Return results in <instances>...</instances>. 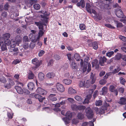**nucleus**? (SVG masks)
I'll return each mask as SVG.
<instances>
[{
  "instance_id": "nucleus-29",
  "label": "nucleus",
  "mask_w": 126,
  "mask_h": 126,
  "mask_svg": "<svg viewBox=\"0 0 126 126\" xmlns=\"http://www.w3.org/2000/svg\"><path fill=\"white\" fill-rule=\"evenodd\" d=\"M28 89L30 90H32L34 88V85L33 83L31 82L29 83L27 85Z\"/></svg>"
},
{
  "instance_id": "nucleus-43",
  "label": "nucleus",
  "mask_w": 126,
  "mask_h": 126,
  "mask_svg": "<svg viewBox=\"0 0 126 126\" xmlns=\"http://www.w3.org/2000/svg\"><path fill=\"white\" fill-rule=\"evenodd\" d=\"M75 99L77 101H82V98L81 97L78 95L76 96L75 97Z\"/></svg>"
},
{
  "instance_id": "nucleus-20",
  "label": "nucleus",
  "mask_w": 126,
  "mask_h": 126,
  "mask_svg": "<svg viewBox=\"0 0 126 126\" xmlns=\"http://www.w3.org/2000/svg\"><path fill=\"white\" fill-rule=\"evenodd\" d=\"M107 108L105 106H103L101 107L99 110L98 113L101 114H103L105 113V110H107Z\"/></svg>"
},
{
  "instance_id": "nucleus-4",
  "label": "nucleus",
  "mask_w": 126,
  "mask_h": 126,
  "mask_svg": "<svg viewBox=\"0 0 126 126\" xmlns=\"http://www.w3.org/2000/svg\"><path fill=\"white\" fill-rule=\"evenodd\" d=\"M66 117L63 118V120L64 121L65 124H66L69 123L71 118L72 117V114L69 111H68L66 114Z\"/></svg>"
},
{
  "instance_id": "nucleus-63",
  "label": "nucleus",
  "mask_w": 126,
  "mask_h": 126,
  "mask_svg": "<svg viewBox=\"0 0 126 126\" xmlns=\"http://www.w3.org/2000/svg\"><path fill=\"white\" fill-rule=\"evenodd\" d=\"M90 83L89 82V81L88 80L86 82L85 84V86L86 88H88L90 86Z\"/></svg>"
},
{
  "instance_id": "nucleus-40",
  "label": "nucleus",
  "mask_w": 126,
  "mask_h": 126,
  "mask_svg": "<svg viewBox=\"0 0 126 126\" xmlns=\"http://www.w3.org/2000/svg\"><path fill=\"white\" fill-rule=\"evenodd\" d=\"M92 46L93 48L95 49H96L98 48V44L96 42H94L92 43Z\"/></svg>"
},
{
  "instance_id": "nucleus-21",
  "label": "nucleus",
  "mask_w": 126,
  "mask_h": 126,
  "mask_svg": "<svg viewBox=\"0 0 126 126\" xmlns=\"http://www.w3.org/2000/svg\"><path fill=\"white\" fill-rule=\"evenodd\" d=\"M118 103L120 104L124 105L126 103V98L124 97H122L120 99Z\"/></svg>"
},
{
  "instance_id": "nucleus-44",
  "label": "nucleus",
  "mask_w": 126,
  "mask_h": 126,
  "mask_svg": "<svg viewBox=\"0 0 126 126\" xmlns=\"http://www.w3.org/2000/svg\"><path fill=\"white\" fill-rule=\"evenodd\" d=\"M78 117L79 119L81 120L84 118V115L82 113H79L78 114Z\"/></svg>"
},
{
  "instance_id": "nucleus-53",
  "label": "nucleus",
  "mask_w": 126,
  "mask_h": 126,
  "mask_svg": "<svg viewBox=\"0 0 126 126\" xmlns=\"http://www.w3.org/2000/svg\"><path fill=\"white\" fill-rule=\"evenodd\" d=\"M114 53V52L113 51H110L107 53L106 54V55L107 56L110 57Z\"/></svg>"
},
{
  "instance_id": "nucleus-7",
  "label": "nucleus",
  "mask_w": 126,
  "mask_h": 126,
  "mask_svg": "<svg viewBox=\"0 0 126 126\" xmlns=\"http://www.w3.org/2000/svg\"><path fill=\"white\" fill-rule=\"evenodd\" d=\"M86 116L88 118H91L93 117V112L90 107H88L86 109Z\"/></svg>"
},
{
  "instance_id": "nucleus-37",
  "label": "nucleus",
  "mask_w": 126,
  "mask_h": 126,
  "mask_svg": "<svg viewBox=\"0 0 126 126\" xmlns=\"http://www.w3.org/2000/svg\"><path fill=\"white\" fill-rule=\"evenodd\" d=\"M74 57L75 59L77 61H79L80 57L79 55L77 53H76L74 55Z\"/></svg>"
},
{
  "instance_id": "nucleus-58",
  "label": "nucleus",
  "mask_w": 126,
  "mask_h": 126,
  "mask_svg": "<svg viewBox=\"0 0 126 126\" xmlns=\"http://www.w3.org/2000/svg\"><path fill=\"white\" fill-rule=\"evenodd\" d=\"M119 38L124 42L126 41V38L123 36L120 35L119 36Z\"/></svg>"
},
{
  "instance_id": "nucleus-13",
  "label": "nucleus",
  "mask_w": 126,
  "mask_h": 126,
  "mask_svg": "<svg viewBox=\"0 0 126 126\" xmlns=\"http://www.w3.org/2000/svg\"><path fill=\"white\" fill-rule=\"evenodd\" d=\"M32 63L35 65L36 67H38L40 65V62L36 58L33 59L32 61Z\"/></svg>"
},
{
  "instance_id": "nucleus-16",
  "label": "nucleus",
  "mask_w": 126,
  "mask_h": 126,
  "mask_svg": "<svg viewBox=\"0 0 126 126\" xmlns=\"http://www.w3.org/2000/svg\"><path fill=\"white\" fill-rule=\"evenodd\" d=\"M109 90L111 92H114L117 95L118 94V92L116 90V89L115 88L113 85H111L110 86L109 88Z\"/></svg>"
},
{
  "instance_id": "nucleus-35",
  "label": "nucleus",
  "mask_w": 126,
  "mask_h": 126,
  "mask_svg": "<svg viewBox=\"0 0 126 126\" xmlns=\"http://www.w3.org/2000/svg\"><path fill=\"white\" fill-rule=\"evenodd\" d=\"M16 45H17L16 43V42L13 40V39L11 40V44H10L11 47H14L16 46Z\"/></svg>"
},
{
  "instance_id": "nucleus-62",
  "label": "nucleus",
  "mask_w": 126,
  "mask_h": 126,
  "mask_svg": "<svg viewBox=\"0 0 126 126\" xmlns=\"http://www.w3.org/2000/svg\"><path fill=\"white\" fill-rule=\"evenodd\" d=\"M93 92V90L92 89H90L89 90H87V94H92Z\"/></svg>"
},
{
  "instance_id": "nucleus-59",
  "label": "nucleus",
  "mask_w": 126,
  "mask_h": 126,
  "mask_svg": "<svg viewBox=\"0 0 126 126\" xmlns=\"http://www.w3.org/2000/svg\"><path fill=\"white\" fill-rule=\"evenodd\" d=\"M33 1V0H26L25 2L26 4H29L31 5Z\"/></svg>"
},
{
  "instance_id": "nucleus-41",
  "label": "nucleus",
  "mask_w": 126,
  "mask_h": 126,
  "mask_svg": "<svg viewBox=\"0 0 126 126\" xmlns=\"http://www.w3.org/2000/svg\"><path fill=\"white\" fill-rule=\"evenodd\" d=\"M34 8L36 10H38L40 9V5L37 3L34 4L33 6Z\"/></svg>"
},
{
  "instance_id": "nucleus-9",
  "label": "nucleus",
  "mask_w": 126,
  "mask_h": 126,
  "mask_svg": "<svg viewBox=\"0 0 126 126\" xmlns=\"http://www.w3.org/2000/svg\"><path fill=\"white\" fill-rule=\"evenodd\" d=\"M115 14L119 17H122L123 16V13L122 10L120 8H117L116 10Z\"/></svg>"
},
{
  "instance_id": "nucleus-56",
  "label": "nucleus",
  "mask_w": 126,
  "mask_h": 126,
  "mask_svg": "<svg viewBox=\"0 0 126 126\" xmlns=\"http://www.w3.org/2000/svg\"><path fill=\"white\" fill-rule=\"evenodd\" d=\"M120 70L119 67H118L117 68L115 69L112 72L113 73H116L118 72Z\"/></svg>"
},
{
  "instance_id": "nucleus-1",
  "label": "nucleus",
  "mask_w": 126,
  "mask_h": 126,
  "mask_svg": "<svg viewBox=\"0 0 126 126\" xmlns=\"http://www.w3.org/2000/svg\"><path fill=\"white\" fill-rule=\"evenodd\" d=\"M34 24L38 27L39 31L37 39L39 40L40 37L43 35L45 31L44 30L43 24L41 22H35Z\"/></svg>"
},
{
  "instance_id": "nucleus-19",
  "label": "nucleus",
  "mask_w": 126,
  "mask_h": 126,
  "mask_svg": "<svg viewBox=\"0 0 126 126\" xmlns=\"http://www.w3.org/2000/svg\"><path fill=\"white\" fill-rule=\"evenodd\" d=\"M107 60L106 58L105 57H101L99 61V63L101 66H103L104 65V63L106 62Z\"/></svg>"
},
{
  "instance_id": "nucleus-28",
  "label": "nucleus",
  "mask_w": 126,
  "mask_h": 126,
  "mask_svg": "<svg viewBox=\"0 0 126 126\" xmlns=\"http://www.w3.org/2000/svg\"><path fill=\"white\" fill-rule=\"evenodd\" d=\"M63 82L66 85H69L72 83V80L67 79H65L63 80Z\"/></svg>"
},
{
  "instance_id": "nucleus-36",
  "label": "nucleus",
  "mask_w": 126,
  "mask_h": 126,
  "mask_svg": "<svg viewBox=\"0 0 126 126\" xmlns=\"http://www.w3.org/2000/svg\"><path fill=\"white\" fill-rule=\"evenodd\" d=\"M34 74L32 72H30L29 74L28 78L30 79H33L34 78Z\"/></svg>"
},
{
  "instance_id": "nucleus-34",
  "label": "nucleus",
  "mask_w": 126,
  "mask_h": 126,
  "mask_svg": "<svg viewBox=\"0 0 126 126\" xmlns=\"http://www.w3.org/2000/svg\"><path fill=\"white\" fill-rule=\"evenodd\" d=\"M3 41V43H5V45L8 46L10 45L11 44V42L9 39H6Z\"/></svg>"
},
{
  "instance_id": "nucleus-5",
  "label": "nucleus",
  "mask_w": 126,
  "mask_h": 126,
  "mask_svg": "<svg viewBox=\"0 0 126 126\" xmlns=\"http://www.w3.org/2000/svg\"><path fill=\"white\" fill-rule=\"evenodd\" d=\"M40 12H41L43 14V15H41L40 16L42 18V19H41V20L43 23H47L48 19V14H47L46 12H44L43 11H40Z\"/></svg>"
},
{
  "instance_id": "nucleus-57",
  "label": "nucleus",
  "mask_w": 126,
  "mask_h": 126,
  "mask_svg": "<svg viewBox=\"0 0 126 126\" xmlns=\"http://www.w3.org/2000/svg\"><path fill=\"white\" fill-rule=\"evenodd\" d=\"M105 26L108 28L110 29H113L115 28L114 27L108 24H105Z\"/></svg>"
},
{
  "instance_id": "nucleus-14",
  "label": "nucleus",
  "mask_w": 126,
  "mask_h": 126,
  "mask_svg": "<svg viewBox=\"0 0 126 126\" xmlns=\"http://www.w3.org/2000/svg\"><path fill=\"white\" fill-rule=\"evenodd\" d=\"M15 88L18 94H22L23 93L24 91L21 87L18 86H16L15 87Z\"/></svg>"
},
{
  "instance_id": "nucleus-64",
  "label": "nucleus",
  "mask_w": 126,
  "mask_h": 126,
  "mask_svg": "<svg viewBox=\"0 0 126 126\" xmlns=\"http://www.w3.org/2000/svg\"><path fill=\"white\" fill-rule=\"evenodd\" d=\"M120 21L126 24V17L122 18L121 19Z\"/></svg>"
},
{
  "instance_id": "nucleus-49",
  "label": "nucleus",
  "mask_w": 126,
  "mask_h": 126,
  "mask_svg": "<svg viewBox=\"0 0 126 126\" xmlns=\"http://www.w3.org/2000/svg\"><path fill=\"white\" fill-rule=\"evenodd\" d=\"M13 114L12 112H8L7 113V116L8 117L9 119H12L13 117Z\"/></svg>"
},
{
  "instance_id": "nucleus-61",
  "label": "nucleus",
  "mask_w": 126,
  "mask_h": 126,
  "mask_svg": "<svg viewBox=\"0 0 126 126\" xmlns=\"http://www.w3.org/2000/svg\"><path fill=\"white\" fill-rule=\"evenodd\" d=\"M85 85L84 82L82 81H80L79 84V86L80 87H82Z\"/></svg>"
},
{
  "instance_id": "nucleus-18",
  "label": "nucleus",
  "mask_w": 126,
  "mask_h": 126,
  "mask_svg": "<svg viewBox=\"0 0 126 126\" xmlns=\"http://www.w3.org/2000/svg\"><path fill=\"white\" fill-rule=\"evenodd\" d=\"M68 94H75L77 93L76 91L71 87L68 88Z\"/></svg>"
},
{
  "instance_id": "nucleus-25",
  "label": "nucleus",
  "mask_w": 126,
  "mask_h": 126,
  "mask_svg": "<svg viewBox=\"0 0 126 126\" xmlns=\"http://www.w3.org/2000/svg\"><path fill=\"white\" fill-rule=\"evenodd\" d=\"M45 75L42 72H40L38 74V77L39 79L41 81H42L44 79Z\"/></svg>"
},
{
  "instance_id": "nucleus-15",
  "label": "nucleus",
  "mask_w": 126,
  "mask_h": 126,
  "mask_svg": "<svg viewBox=\"0 0 126 126\" xmlns=\"http://www.w3.org/2000/svg\"><path fill=\"white\" fill-rule=\"evenodd\" d=\"M108 89L107 87H104L102 89V90L100 92V94L101 95H105L107 93Z\"/></svg>"
},
{
  "instance_id": "nucleus-55",
  "label": "nucleus",
  "mask_w": 126,
  "mask_h": 126,
  "mask_svg": "<svg viewBox=\"0 0 126 126\" xmlns=\"http://www.w3.org/2000/svg\"><path fill=\"white\" fill-rule=\"evenodd\" d=\"M120 83L123 84H124L126 82L125 79L122 77H120Z\"/></svg>"
},
{
  "instance_id": "nucleus-54",
  "label": "nucleus",
  "mask_w": 126,
  "mask_h": 126,
  "mask_svg": "<svg viewBox=\"0 0 126 126\" xmlns=\"http://www.w3.org/2000/svg\"><path fill=\"white\" fill-rule=\"evenodd\" d=\"M43 110H45L48 112H49L50 111V109L48 107H44L42 108Z\"/></svg>"
},
{
  "instance_id": "nucleus-48",
  "label": "nucleus",
  "mask_w": 126,
  "mask_h": 126,
  "mask_svg": "<svg viewBox=\"0 0 126 126\" xmlns=\"http://www.w3.org/2000/svg\"><path fill=\"white\" fill-rule=\"evenodd\" d=\"M79 28L81 30L85 29V27L84 24H80L79 25Z\"/></svg>"
},
{
  "instance_id": "nucleus-22",
  "label": "nucleus",
  "mask_w": 126,
  "mask_h": 126,
  "mask_svg": "<svg viewBox=\"0 0 126 126\" xmlns=\"http://www.w3.org/2000/svg\"><path fill=\"white\" fill-rule=\"evenodd\" d=\"M77 5L78 7L81 6L82 8H84L85 6V2L84 0H81L79 2H78Z\"/></svg>"
},
{
  "instance_id": "nucleus-60",
  "label": "nucleus",
  "mask_w": 126,
  "mask_h": 126,
  "mask_svg": "<svg viewBox=\"0 0 126 126\" xmlns=\"http://www.w3.org/2000/svg\"><path fill=\"white\" fill-rule=\"evenodd\" d=\"M79 122V121L77 119H74L72 120V123L74 124H76Z\"/></svg>"
},
{
  "instance_id": "nucleus-24",
  "label": "nucleus",
  "mask_w": 126,
  "mask_h": 126,
  "mask_svg": "<svg viewBox=\"0 0 126 126\" xmlns=\"http://www.w3.org/2000/svg\"><path fill=\"white\" fill-rule=\"evenodd\" d=\"M92 66L94 67L95 66V68L97 69L99 67V65L98 64V61L97 60H95L92 62Z\"/></svg>"
},
{
  "instance_id": "nucleus-10",
  "label": "nucleus",
  "mask_w": 126,
  "mask_h": 126,
  "mask_svg": "<svg viewBox=\"0 0 126 126\" xmlns=\"http://www.w3.org/2000/svg\"><path fill=\"white\" fill-rule=\"evenodd\" d=\"M29 38L31 39L33 43H35L37 41L39 40V39H37V37L35 38V36L32 33H30V34Z\"/></svg>"
},
{
  "instance_id": "nucleus-27",
  "label": "nucleus",
  "mask_w": 126,
  "mask_h": 126,
  "mask_svg": "<svg viewBox=\"0 0 126 126\" xmlns=\"http://www.w3.org/2000/svg\"><path fill=\"white\" fill-rule=\"evenodd\" d=\"M92 4L91 5L89 3H87L86 8L87 11L89 13H91V7Z\"/></svg>"
},
{
  "instance_id": "nucleus-23",
  "label": "nucleus",
  "mask_w": 126,
  "mask_h": 126,
  "mask_svg": "<svg viewBox=\"0 0 126 126\" xmlns=\"http://www.w3.org/2000/svg\"><path fill=\"white\" fill-rule=\"evenodd\" d=\"M34 96L35 98L38 99L40 102H42L44 98V97H42L41 95L38 94H35Z\"/></svg>"
},
{
  "instance_id": "nucleus-47",
  "label": "nucleus",
  "mask_w": 126,
  "mask_h": 126,
  "mask_svg": "<svg viewBox=\"0 0 126 126\" xmlns=\"http://www.w3.org/2000/svg\"><path fill=\"white\" fill-rule=\"evenodd\" d=\"M24 43L23 45V47L24 49H26L28 48L29 45L27 42Z\"/></svg>"
},
{
  "instance_id": "nucleus-38",
  "label": "nucleus",
  "mask_w": 126,
  "mask_h": 126,
  "mask_svg": "<svg viewBox=\"0 0 126 126\" xmlns=\"http://www.w3.org/2000/svg\"><path fill=\"white\" fill-rule=\"evenodd\" d=\"M0 81L3 83H5L6 82V79L3 76H0Z\"/></svg>"
},
{
  "instance_id": "nucleus-6",
  "label": "nucleus",
  "mask_w": 126,
  "mask_h": 126,
  "mask_svg": "<svg viewBox=\"0 0 126 126\" xmlns=\"http://www.w3.org/2000/svg\"><path fill=\"white\" fill-rule=\"evenodd\" d=\"M56 88L57 90L60 92H63L65 91V88L63 85L58 83L56 85Z\"/></svg>"
},
{
  "instance_id": "nucleus-50",
  "label": "nucleus",
  "mask_w": 126,
  "mask_h": 126,
  "mask_svg": "<svg viewBox=\"0 0 126 126\" xmlns=\"http://www.w3.org/2000/svg\"><path fill=\"white\" fill-rule=\"evenodd\" d=\"M85 108V106H79L78 110L83 111L84 110Z\"/></svg>"
},
{
  "instance_id": "nucleus-3",
  "label": "nucleus",
  "mask_w": 126,
  "mask_h": 126,
  "mask_svg": "<svg viewBox=\"0 0 126 126\" xmlns=\"http://www.w3.org/2000/svg\"><path fill=\"white\" fill-rule=\"evenodd\" d=\"M65 98L64 97H61L60 98L59 100L60 101L62 100L60 102V103H57L55 105H54L55 106V108L53 109L55 111H60L61 110L59 108L60 106V105H64L67 102V101L65 99Z\"/></svg>"
},
{
  "instance_id": "nucleus-17",
  "label": "nucleus",
  "mask_w": 126,
  "mask_h": 126,
  "mask_svg": "<svg viewBox=\"0 0 126 126\" xmlns=\"http://www.w3.org/2000/svg\"><path fill=\"white\" fill-rule=\"evenodd\" d=\"M95 120L94 119L93 121H90L89 122H85L83 123L82 124L81 126H94L93 122Z\"/></svg>"
},
{
  "instance_id": "nucleus-2",
  "label": "nucleus",
  "mask_w": 126,
  "mask_h": 126,
  "mask_svg": "<svg viewBox=\"0 0 126 126\" xmlns=\"http://www.w3.org/2000/svg\"><path fill=\"white\" fill-rule=\"evenodd\" d=\"M89 59V58L88 57H86L84 59V65L83 66V61L81 59L80 62V65L81 67L79 69L80 71L82 72H84L86 70L87 66L86 65L88 62V60Z\"/></svg>"
},
{
  "instance_id": "nucleus-46",
  "label": "nucleus",
  "mask_w": 126,
  "mask_h": 126,
  "mask_svg": "<svg viewBox=\"0 0 126 126\" xmlns=\"http://www.w3.org/2000/svg\"><path fill=\"white\" fill-rule=\"evenodd\" d=\"M95 103L96 106H99L102 104V102L100 100L96 101L95 102Z\"/></svg>"
},
{
  "instance_id": "nucleus-42",
  "label": "nucleus",
  "mask_w": 126,
  "mask_h": 126,
  "mask_svg": "<svg viewBox=\"0 0 126 126\" xmlns=\"http://www.w3.org/2000/svg\"><path fill=\"white\" fill-rule=\"evenodd\" d=\"M71 108L72 110H77L78 106H77L76 105L73 104L71 105Z\"/></svg>"
},
{
  "instance_id": "nucleus-11",
  "label": "nucleus",
  "mask_w": 126,
  "mask_h": 126,
  "mask_svg": "<svg viewBox=\"0 0 126 126\" xmlns=\"http://www.w3.org/2000/svg\"><path fill=\"white\" fill-rule=\"evenodd\" d=\"M36 92L39 94L43 95L46 94L47 93L46 91L40 87L38 88L36 90Z\"/></svg>"
},
{
  "instance_id": "nucleus-31",
  "label": "nucleus",
  "mask_w": 126,
  "mask_h": 126,
  "mask_svg": "<svg viewBox=\"0 0 126 126\" xmlns=\"http://www.w3.org/2000/svg\"><path fill=\"white\" fill-rule=\"evenodd\" d=\"M70 66L73 69H76L77 68V64L74 62H72Z\"/></svg>"
},
{
  "instance_id": "nucleus-32",
  "label": "nucleus",
  "mask_w": 126,
  "mask_h": 126,
  "mask_svg": "<svg viewBox=\"0 0 126 126\" xmlns=\"http://www.w3.org/2000/svg\"><path fill=\"white\" fill-rule=\"evenodd\" d=\"M10 34L8 33H7L3 34V38L4 40H5L6 39H9V38L10 37Z\"/></svg>"
},
{
  "instance_id": "nucleus-39",
  "label": "nucleus",
  "mask_w": 126,
  "mask_h": 126,
  "mask_svg": "<svg viewBox=\"0 0 126 126\" xmlns=\"http://www.w3.org/2000/svg\"><path fill=\"white\" fill-rule=\"evenodd\" d=\"M64 76L66 77L69 78L71 79H73L74 77V75H70L68 72L66 73L65 74Z\"/></svg>"
},
{
  "instance_id": "nucleus-52",
  "label": "nucleus",
  "mask_w": 126,
  "mask_h": 126,
  "mask_svg": "<svg viewBox=\"0 0 126 126\" xmlns=\"http://www.w3.org/2000/svg\"><path fill=\"white\" fill-rule=\"evenodd\" d=\"M114 22L116 24L117 27H120L122 26V23L118 22L117 21L114 20Z\"/></svg>"
},
{
  "instance_id": "nucleus-8",
  "label": "nucleus",
  "mask_w": 126,
  "mask_h": 126,
  "mask_svg": "<svg viewBox=\"0 0 126 126\" xmlns=\"http://www.w3.org/2000/svg\"><path fill=\"white\" fill-rule=\"evenodd\" d=\"M8 83L5 84L4 87L7 89H9L11 88V86L15 84V83L13 80L10 78L8 79Z\"/></svg>"
},
{
  "instance_id": "nucleus-26",
  "label": "nucleus",
  "mask_w": 126,
  "mask_h": 126,
  "mask_svg": "<svg viewBox=\"0 0 126 126\" xmlns=\"http://www.w3.org/2000/svg\"><path fill=\"white\" fill-rule=\"evenodd\" d=\"M55 95L54 94H51L48 96V99L52 101H56L57 99L55 96Z\"/></svg>"
},
{
  "instance_id": "nucleus-30",
  "label": "nucleus",
  "mask_w": 126,
  "mask_h": 126,
  "mask_svg": "<svg viewBox=\"0 0 126 126\" xmlns=\"http://www.w3.org/2000/svg\"><path fill=\"white\" fill-rule=\"evenodd\" d=\"M46 77L48 78H52L55 76V74L53 73H48L46 75Z\"/></svg>"
},
{
  "instance_id": "nucleus-45",
  "label": "nucleus",
  "mask_w": 126,
  "mask_h": 126,
  "mask_svg": "<svg viewBox=\"0 0 126 126\" xmlns=\"http://www.w3.org/2000/svg\"><path fill=\"white\" fill-rule=\"evenodd\" d=\"M29 41V39L27 36H26L23 38V43L27 42Z\"/></svg>"
},
{
  "instance_id": "nucleus-33",
  "label": "nucleus",
  "mask_w": 126,
  "mask_h": 126,
  "mask_svg": "<svg viewBox=\"0 0 126 126\" xmlns=\"http://www.w3.org/2000/svg\"><path fill=\"white\" fill-rule=\"evenodd\" d=\"M7 16V12H3L2 13L1 16L0 17V19L1 20H3L4 18H6Z\"/></svg>"
},
{
  "instance_id": "nucleus-51",
  "label": "nucleus",
  "mask_w": 126,
  "mask_h": 126,
  "mask_svg": "<svg viewBox=\"0 0 126 126\" xmlns=\"http://www.w3.org/2000/svg\"><path fill=\"white\" fill-rule=\"evenodd\" d=\"M45 51L43 50H39L38 53V56L40 57L42 56L45 53Z\"/></svg>"
},
{
  "instance_id": "nucleus-12",
  "label": "nucleus",
  "mask_w": 126,
  "mask_h": 126,
  "mask_svg": "<svg viewBox=\"0 0 126 126\" xmlns=\"http://www.w3.org/2000/svg\"><path fill=\"white\" fill-rule=\"evenodd\" d=\"M15 41L17 46H19V44L21 43L22 41L21 36L19 35L17 36L16 37Z\"/></svg>"
}]
</instances>
